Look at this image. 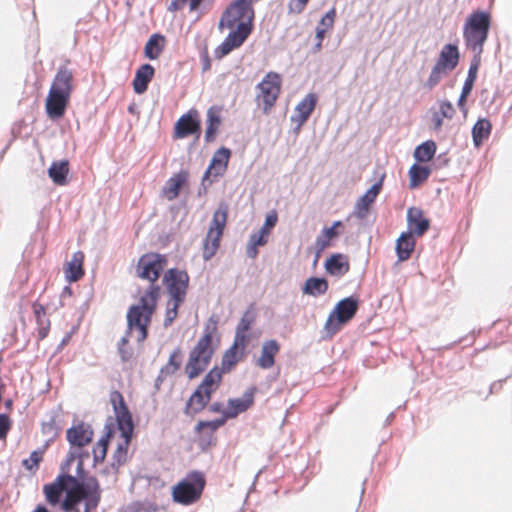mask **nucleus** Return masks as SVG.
<instances>
[{
  "label": "nucleus",
  "mask_w": 512,
  "mask_h": 512,
  "mask_svg": "<svg viewBox=\"0 0 512 512\" xmlns=\"http://www.w3.org/2000/svg\"><path fill=\"white\" fill-rule=\"evenodd\" d=\"M230 157L231 150L229 148L222 146L217 149L204 172V180H208L210 176H213L214 180L223 176L228 168Z\"/></svg>",
  "instance_id": "obj_18"
},
{
  "label": "nucleus",
  "mask_w": 512,
  "mask_h": 512,
  "mask_svg": "<svg viewBox=\"0 0 512 512\" xmlns=\"http://www.w3.org/2000/svg\"><path fill=\"white\" fill-rule=\"evenodd\" d=\"M155 75L154 67L149 63L142 64L135 72L132 82L133 90L136 94L141 95L148 89L149 83Z\"/></svg>",
  "instance_id": "obj_25"
},
{
  "label": "nucleus",
  "mask_w": 512,
  "mask_h": 512,
  "mask_svg": "<svg viewBox=\"0 0 512 512\" xmlns=\"http://www.w3.org/2000/svg\"><path fill=\"white\" fill-rule=\"evenodd\" d=\"M64 489L62 484L58 481L57 478L51 483L45 484L43 487V493L45 495L46 501L52 505L56 506L60 504L62 493Z\"/></svg>",
  "instance_id": "obj_41"
},
{
  "label": "nucleus",
  "mask_w": 512,
  "mask_h": 512,
  "mask_svg": "<svg viewBox=\"0 0 512 512\" xmlns=\"http://www.w3.org/2000/svg\"><path fill=\"white\" fill-rule=\"evenodd\" d=\"M257 318V311L254 303H251L244 311L236 328L248 332Z\"/></svg>",
  "instance_id": "obj_44"
},
{
  "label": "nucleus",
  "mask_w": 512,
  "mask_h": 512,
  "mask_svg": "<svg viewBox=\"0 0 512 512\" xmlns=\"http://www.w3.org/2000/svg\"><path fill=\"white\" fill-rule=\"evenodd\" d=\"M228 211V204L222 201L219 203L213 214L211 226L206 238L204 239L203 258L205 260H210L219 248L220 239L228 217Z\"/></svg>",
  "instance_id": "obj_7"
},
{
  "label": "nucleus",
  "mask_w": 512,
  "mask_h": 512,
  "mask_svg": "<svg viewBox=\"0 0 512 512\" xmlns=\"http://www.w3.org/2000/svg\"><path fill=\"white\" fill-rule=\"evenodd\" d=\"M167 264L168 258L165 254L156 252L145 253L138 260L136 274L139 278L150 282L148 287L160 286L156 282L164 272Z\"/></svg>",
  "instance_id": "obj_8"
},
{
  "label": "nucleus",
  "mask_w": 512,
  "mask_h": 512,
  "mask_svg": "<svg viewBox=\"0 0 512 512\" xmlns=\"http://www.w3.org/2000/svg\"><path fill=\"white\" fill-rule=\"evenodd\" d=\"M438 112L442 117L452 119L455 113V109L450 101L442 100L440 102V110Z\"/></svg>",
  "instance_id": "obj_59"
},
{
  "label": "nucleus",
  "mask_w": 512,
  "mask_h": 512,
  "mask_svg": "<svg viewBox=\"0 0 512 512\" xmlns=\"http://www.w3.org/2000/svg\"><path fill=\"white\" fill-rule=\"evenodd\" d=\"M385 174H382L378 181H376L357 201L354 206L353 215L360 220L367 217L371 205L375 202L377 196L380 194L383 187V180Z\"/></svg>",
  "instance_id": "obj_17"
},
{
  "label": "nucleus",
  "mask_w": 512,
  "mask_h": 512,
  "mask_svg": "<svg viewBox=\"0 0 512 512\" xmlns=\"http://www.w3.org/2000/svg\"><path fill=\"white\" fill-rule=\"evenodd\" d=\"M56 413H52L49 417V420L42 423V433L44 435L50 436V438L47 440L52 442L59 434L60 428L56 425Z\"/></svg>",
  "instance_id": "obj_51"
},
{
  "label": "nucleus",
  "mask_w": 512,
  "mask_h": 512,
  "mask_svg": "<svg viewBox=\"0 0 512 512\" xmlns=\"http://www.w3.org/2000/svg\"><path fill=\"white\" fill-rule=\"evenodd\" d=\"M249 243L254 246L260 247L264 246L268 242V237L264 234H261L260 231L253 232L249 237Z\"/></svg>",
  "instance_id": "obj_61"
},
{
  "label": "nucleus",
  "mask_w": 512,
  "mask_h": 512,
  "mask_svg": "<svg viewBox=\"0 0 512 512\" xmlns=\"http://www.w3.org/2000/svg\"><path fill=\"white\" fill-rule=\"evenodd\" d=\"M449 157L446 152L439 154L433 162V165L437 169H442L449 164Z\"/></svg>",
  "instance_id": "obj_63"
},
{
  "label": "nucleus",
  "mask_w": 512,
  "mask_h": 512,
  "mask_svg": "<svg viewBox=\"0 0 512 512\" xmlns=\"http://www.w3.org/2000/svg\"><path fill=\"white\" fill-rule=\"evenodd\" d=\"M318 101V96L315 93H308L295 107V112L305 113L310 117L313 113Z\"/></svg>",
  "instance_id": "obj_45"
},
{
  "label": "nucleus",
  "mask_w": 512,
  "mask_h": 512,
  "mask_svg": "<svg viewBox=\"0 0 512 512\" xmlns=\"http://www.w3.org/2000/svg\"><path fill=\"white\" fill-rule=\"evenodd\" d=\"M460 53L456 44L448 43L444 45L436 61L441 68L452 72L459 64Z\"/></svg>",
  "instance_id": "obj_26"
},
{
  "label": "nucleus",
  "mask_w": 512,
  "mask_h": 512,
  "mask_svg": "<svg viewBox=\"0 0 512 512\" xmlns=\"http://www.w3.org/2000/svg\"><path fill=\"white\" fill-rule=\"evenodd\" d=\"M430 220L424 216L423 210L418 207H410L407 210V233L412 236H423L430 228Z\"/></svg>",
  "instance_id": "obj_20"
},
{
  "label": "nucleus",
  "mask_w": 512,
  "mask_h": 512,
  "mask_svg": "<svg viewBox=\"0 0 512 512\" xmlns=\"http://www.w3.org/2000/svg\"><path fill=\"white\" fill-rule=\"evenodd\" d=\"M431 174V168L428 166L421 165L420 163H414L409 171V188L415 189L424 183Z\"/></svg>",
  "instance_id": "obj_37"
},
{
  "label": "nucleus",
  "mask_w": 512,
  "mask_h": 512,
  "mask_svg": "<svg viewBox=\"0 0 512 512\" xmlns=\"http://www.w3.org/2000/svg\"><path fill=\"white\" fill-rule=\"evenodd\" d=\"M190 277L185 270L170 268L164 272L162 282L170 300L185 301Z\"/></svg>",
  "instance_id": "obj_9"
},
{
  "label": "nucleus",
  "mask_w": 512,
  "mask_h": 512,
  "mask_svg": "<svg viewBox=\"0 0 512 512\" xmlns=\"http://www.w3.org/2000/svg\"><path fill=\"white\" fill-rule=\"evenodd\" d=\"M340 236L339 230H333V227H324L320 234L316 237L315 247H316V255L314 259V263L317 262L321 252H323L326 248L330 246L331 240H334Z\"/></svg>",
  "instance_id": "obj_38"
},
{
  "label": "nucleus",
  "mask_w": 512,
  "mask_h": 512,
  "mask_svg": "<svg viewBox=\"0 0 512 512\" xmlns=\"http://www.w3.org/2000/svg\"><path fill=\"white\" fill-rule=\"evenodd\" d=\"M212 339V333L207 329L195 347L190 351L189 359L185 366V372L189 379L198 377L210 364L214 354Z\"/></svg>",
  "instance_id": "obj_5"
},
{
  "label": "nucleus",
  "mask_w": 512,
  "mask_h": 512,
  "mask_svg": "<svg viewBox=\"0 0 512 512\" xmlns=\"http://www.w3.org/2000/svg\"><path fill=\"white\" fill-rule=\"evenodd\" d=\"M278 221V214L276 210H272L265 216V221L261 229L259 230L261 234L269 236L271 230L276 226Z\"/></svg>",
  "instance_id": "obj_55"
},
{
  "label": "nucleus",
  "mask_w": 512,
  "mask_h": 512,
  "mask_svg": "<svg viewBox=\"0 0 512 512\" xmlns=\"http://www.w3.org/2000/svg\"><path fill=\"white\" fill-rule=\"evenodd\" d=\"M121 512H158L150 503L133 502L127 505Z\"/></svg>",
  "instance_id": "obj_56"
},
{
  "label": "nucleus",
  "mask_w": 512,
  "mask_h": 512,
  "mask_svg": "<svg viewBox=\"0 0 512 512\" xmlns=\"http://www.w3.org/2000/svg\"><path fill=\"white\" fill-rule=\"evenodd\" d=\"M69 100V96L48 92L45 102L47 116L51 120H58L62 118L69 104Z\"/></svg>",
  "instance_id": "obj_22"
},
{
  "label": "nucleus",
  "mask_w": 512,
  "mask_h": 512,
  "mask_svg": "<svg viewBox=\"0 0 512 512\" xmlns=\"http://www.w3.org/2000/svg\"><path fill=\"white\" fill-rule=\"evenodd\" d=\"M449 73L450 72L448 70H444L438 64L435 63L427 81L424 83V88H426L428 90H432L434 87H436L439 84L441 79L443 77L447 76Z\"/></svg>",
  "instance_id": "obj_48"
},
{
  "label": "nucleus",
  "mask_w": 512,
  "mask_h": 512,
  "mask_svg": "<svg viewBox=\"0 0 512 512\" xmlns=\"http://www.w3.org/2000/svg\"><path fill=\"white\" fill-rule=\"evenodd\" d=\"M326 273L341 278L350 270L349 257L343 253H332L324 262Z\"/></svg>",
  "instance_id": "obj_23"
},
{
  "label": "nucleus",
  "mask_w": 512,
  "mask_h": 512,
  "mask_svg": "<svg viewBox=\"0 0 512 512\" xmlns=\"http://www.w3.org/2000/svg\"><path fill=\"white\" fill-rule=\"evenodd\" d=\"M110 402L116 416L118 430L134 431L135 425L133 422L132 414L125 402L123 395L117 390L112 391L110 394Z\"/></svg>",
  "instance_id": "obj_13"
},
{
  "label": "nucleus",
  "mask_w": 512,
  "mask_h": 512,
  "mask_svg": "<svg viewBox=\"0 0 512 512\" xmlns=\"http://www.w3.org/2000/svg\"><path fill=\"white\" fill-rule=\"evenodd\" d=\"M492 125L487 118H480L472 127V141L475 148H479L491 134Z\"/></svg>",
  "instance_id": "obj_35"
},
{
  "label": "nucleus",
  "mask_w": 512,
  "mask_h": 512,
  "mask_svg": "<svg viewBox=\"0 0 512 512\" xmlns=\"http://www.w3.org/2000/svg\"><path fill=\"white\" fill-rule=\"evenodd\" d=\"M76 457V454L72 452L70 449L69 452L67 453L65 461L60 466L61 473H69L72 463L76 461Z\"/></svg>",
  "instance_id": "obj_62"
},
{
  "label": "nucleus",
  "mask_w": 512,
  "mask_h": 512,
  "mask_svg": "<svg viewBox=\"0 0 512 512\" xmlns=\"http://www.w3.org/2000/svg\"><path fill=\"white\" fill-rule=\"evenodd\" d=\"M188 179L189 172L187 170H180L165 182L162 193L170 201L176 199L182 188L188 183Z\"/></svg>",
  "instance_id": "obj_24"
},
{
  "label": "nucleus",
  "mask_w": 512,
  "mask_h": 512,
  "mask_svg": "<svg viewBox=\"0 0 512 512\" xmlns=\"http://www.w3.org/2000/svg\"><path fill=\"white\" fill-rule=\"evenodd\" d=\"M160 292V286L148 287L140 297L139 302L129 307L126 319L130 330H135V328L141 326H150L160 298Z\"/></svg>",
  "instance_id": "obj_3"
},
{
  "label": "nucleus",
  "mask_w": 512,
  "mask_h": 512,
  "mask_svg": "<svg viewBox=\"0 0 512 512\" xmlns=\"http://www.w3.org/2000/svg\"><path fill=\"white\" fill-rule=\"evenodd\" d=\"M250 340L251 336L246 331L236 328L232 347H235L237 350H240V355H244V351Z\"/></svg>",
  "instance_id": "obj_53"
},
{
  "label": "nucleus",
  "mask_w": 512,
  "mask_h": 512,
  "mask_svg": "<svg viewBox=\"0 0 512 512\" xmlns=\"http://www.w3.org/2000/svg\"><path fill=\"white\" fill-rule=\"evenodd\" d=\"M72 83L73 72L66 66H60L54 76L49 92L70 97L73 89Z\"/></svg>",
  "instance_id": "obj_21"
},
{
  "label": "nucleus",
  "mask_w": 512,
  "mask_h": 512,
  "mask_svg": "<svg viewBox=\"0 0 512 512\" xmlns=\"http://www.w3.org/2000/svg\"><path fill=\"white\" fill-rule=\"evenodd\" d=\"M84 254L77 251L73 254L71 261L67 263L65 268V277L69 282H76L84 275L83 269Z\"/></svg>",
  "instance_id": "obj_34"
},
{
  "label": "nucleus",
  "mask_w": 512,
  "mask_h": 512,
  "mask_svg": "<svg viewBox=\"0 0 512 512\" xmlns=\"http://www.w3.org/2000/svg\"><path fill=\"white\" fill-rule=\"evenodd\" d=\"M184 303V301L178 300H170L167 302V308L165 313V318L163 321V326L168 328L172 325L176 317L178 316V310L180 306Z\"/></svg>",
  "instance_id": "obj_49"
},
{
  "label": "nucleus",
  "mask_w": 512,
  "mask_h": 512,
  "mask_svg": "<svg viewBox=\"0 0 512 512\" xmlns=\"http://www.w3.org/2000/svg\"><path fill=\"white\" fill-rule=\"evenodd\" d=\"M87 473L88 472L85 468H82V464L80 462L77 464L75 476L70 473H60L56 478L62 484L64 491L71 493L77 491Z\"/></svg>",
  "instance_id": "obj_30"
},
{
  "label": "nucleus",
  "mask_w": 512,
  "mask_h": 512,
  "mask_svg": "<svg viewBox=\"0 0 512 512\" xmlns=\"http://www.w3.org/2000/svg\"><path fill=\"white\" fill-rule=\"evenodd\" d=\"M481 55H482V53L473 52V57L471 59L470 65H469L466 80L472 81V82L476 81L477 73H478V70L480 67V63H481Z\"/></svg>",
  "instance_id": "obj_54"
},
{
  "label": "nucleus",
  "mask_w": 512,
  "mask_h": 512,
  "mask_svg": "<svg viewBox=\"0 0 512 512\" xmlns=\"http://www.w3.org/2000/svg\"><path fill=\"white\" fill-rule=\"evenodd\" d=\"M329 284L326 278L312 276L306 279L301 290L304 295L319 297L328 291Z\"/></svg>",
  "instance_id": "obj_31"
},
{
  "label": "nucleus",
  "mask_w": 512,
  "mask_h": 512,
  "mask_svg": "<svg viewBox=\"0 0 512 512\" xmlns=\"http://www.w3.org/2000/svg\"><path fill=\"white\" fill-rule=\"evenodd\" d=\"M200 133L201 126L198 112L193 109L183 114L174 126V138L176 139H183L194 134L199 137Z\"/></svg>",
  "instance_id": "obj_16"
},
{
  "label": "nucleus",
  "mask_w": 512,
  "mask_h": 512,
  "mask_svg": "<svg viewBox=\"0 0 512 512\" xmlns=\"http://www.w3.org/2000/svg\"><path fill=\"white\" fill-rule=\"evenodd\" d=\"M415 239L411 233L402 232L399 238L396 241V254L398 257V261L403 262L410 258L411 253L415 248Z\"/></svg>",
  "instance_id": "obj_33"
},
{
  "label": "nucleus",
  "mask_w": 512,
  "mask_h": 512,
  "mask_svg": "<svg viewBox=\"0 0 512 512\" xmlns=\"http://www.w3.org/2000/svg\"><path fill=\"white\" fill-rule=\"evenodd\" d=\"M82 499L78 495H72L70 492H66V496L60 502V508L64 512H80L79 505Z\"/></svg>",
  "instance_id": "obj_50"
},
{
  "label": "nucleus",
  "mask_w": 512,
  "mask_h": 512,
  "mask_svg": "<svg viewBox=\"0 0 512 512\" xmlns=\"http://www.w3.org/2000/svg\"><path fill=\"white\" fill-rule=\"evenodd\" d=\"M94 431L90 424L78 421L66 431V439L70 448H84L93 440Z\"/></svg>",
  "instance_id": "obj_15"
},
{
  "label": "nucleus",
  "mask_w": 512,
  "mask_h": 512,
  "mask_svg": "<svg viewBox=\"0 0 512 512\" xmlns=\"http://www.w3.org/2000/svg\"><path fill=\"white\" fill-rule=\"evenodd\" d=\"M69 161L64 159L53 161L48 168V176L54 184L63 186L68 183Z\"/></svg>",
  "instance_id": "obj_32"
},
{
  "label": "nucleus",
  "mask_w": 512,
  "mask_h": 512,
  "mask_svg": "<svg viewBox=\"0 0 512 512\" xmlns=\"http://www.w3.org/2000/svg\"><path fill=\"white\" fill-rule=\"evenodd\" d=\"M33 313L38 325V339L43 340L47 337L50 330V320L46 318V311L42 304L33 303Z\"/></svg>",
  "instance_id": "obj_39"
},
{
  "label": "nucleus",
  "mask_w": 512,
  "mask_h": 512,
  "mask_svg": "<svg viewBox=\"0 0 512 512\" xmlns=\"http://www.w3.org/2000/svg\"><path fill=\"white\" fill-rule=\"evenodd\" d=\"M12 424L13 422L8 414L0 413V440L6 439Z\"/></svg>",
  "instance_id": "obj_57"
},
{
  "label": "nucleus",
  "mask_w": 512,
  "mask_h": 512,
  "mask_svg": "<svg viewBox=\"0 0 512 512\" xmlns=\"http://www.w3.org/2000/svg\"><path fill=\"white\" fill-rule=\"evenodd\" d=\"M48 446L49 441H47L42 448L32 451L29 458L22 460V466L28 471H36L39 468L43 454Z\"/></svg>",
  "instance_id": "obj_43"
},
{
  "label": "nucleus",
  "mask_w": 512,
  "mask_h": 512,
  "mask_svg": "<svg viewBox=\"0 0 512 512\" xmlns=\"http://www.w3.org/2000/svg\"><path fill=\"white\" fill-rule=\"evenodd\" d=\"M133 434L134 431H120V436L124 441L117 445L112 455L111 467L115 471H118V468L127 460L128 447L133 438Z\"/></svg>",
  "instance_id": "obj_29"
},
{
  "label": "nucleus",
  "mask_w": 512,
  "mask_h": 512,
  "mask_svg": "<svg viewBox=\"0 0 512 512\" xmlns=\"http://www.w3.org/2000/svg\"><path fill=\"white\" fill-rule=\"evenodd\" d=\"M335 16H336V10H335V8H331L320 19L317 26H320L322 29L328 31L329 29H331L333 27Z\"/></svg>",
  "instance_id": "obj_58"
},
{
  "label": "nucleus",
  "mask_w": 512,
  "mask_h": 512,
  "mask_svg": "<svg viewBox=\"0 0 512 512\" xmlns=\"http://www.w3.org/2000/svg\"><path fill=\"white\" fill-rule=\"evenodd\" d=\"M222 107L220 106H211L207 110V127L205 131V142L211 143L216 139L219 127L222 123L221 117Z\"/></svg>",
  "instance_id": "obj_28"
},
{
  "label": "nucleus",
  "mask_w": 512,
  "mask_h": 512,
  "mask_svg": "<svg viewBox=\"0 0 512 512\" xmlns=\"http://www.w3.org/2000/svg\"><path fill=\"white\" fill-rule=\"evenodd\" d=\"M253 0H233L223 11L219 28H228L224 41L214 50V57L222 59L233 50L240 48L253 31L255 10Z\"/></svg>",
  "instance_id": "obj_1"
},
{
  "label": "nucleus",
  "mask_w": 512,
  "mask_h": 512,
  "mask_svg": "<svg viewBox=\"0 0 512 512\" xmlns=\"http://www.w3.org/2000/svg\"><path fill=\"white\" fill-rule=\"evenodd\" d=\"M255 392L256 387L252 386L244 392L241 398H230L223 415L214 419V425H224L227 420L236 418L239 414L247 411L254 404Z\"/></svg>",
  "instance_id": "obj_11"
},
{
  "label": "nucleus",
  "mask_w": 512,
  "mask_h": 512,
  "mask_svg": "<svg viewBox=\"0 0 512 512\" xmlns=\"http://www.w3.org/2000/svg\"><path fill=\"white\" fill-rule=\"evenodd\" d=\"M308 1L309 0H290L288 3L289 13H302Z\"/></svg>",
  "instance_id": "obj_60"
},
{
  "label": "nucleus",
  "mask_w": 512,
  "mask_h": 512,
  "mask_svg": "<svg viewBox=\"0 0 512 512\" xmlns=\"http://www.w3.org/2000/svg\"><path fill=\"white\" fill-rule=\"evenodd\" d=\"M436 143L433 140H427L416 146L413 156L418 163L431 161L436 153Z\"/></svg>",
  "instance_id": "obj_40"
},
{
  "label": "nucleus",
  "mask_w": 512,
  "mask_h": 512,
  "mask_svg": "<svg viewBox=\"0 0 512 512\" xmlns=\"http://www.w3.org/2000/svg\"><path fill=\"white\" fill-rule=\"evenodd\" d=\"M92 454H93V465L96 466L98 463H102L105 460L107 452H105V448H103V449L93 448Z\"/></svg>",
  "instance_id": "obj_64"
},
{
  "label": "nucleus",
  "mask_w": 512,
  "mask_h": 512,
  "mask_svg": "<svg viewBox=\"0 0 512 512\" xmlns=\"http://www.w3.org/2000/svg\"><path fill=\"white\" fill-rule=\"evenodd\" d=\"M117 352L122 363L129 362L134 356V349L129 345V340L121 338L117 343Z\"/></svg>",
  "instance_id": "obj_52"
},
{
  "label": "nucleus",
  "mask_w": 512,
  "mask_h": 512,
  "mask_svg": "<svg viewBox=\"0 0 512 512\" xmlns=\"http://www.w3.org/2000/svg\"><path fill=\"white\" fill-rule=\"evenodd\" d=\"M213 422L214 420H200L194 427V433L197 435V446L201 452H208L217 443L215 432L223 425H214Z\"/></svg>",
  "instance_id": "obj_14"
},
{
  "label": "nucleus",
  "mask_w": 512,
  "mask_h": 512,
  "mask_svg": "<svg viewBox=\"0 0 512 512\" xmlns=\"http://www.w3.org/2000/svg\"><path fill=\"white\" fill-rule=\"evenodd\" d=\"M359 304L360 301L356 295H351L338 301L326 320V333L329 336H333L352 320L359 309Z\"/></svg>",
  "instance_id": "obj_6"
},
{
  "label": "nucleus",
  "mask_w": 512,
  "mask_h": 512,
  "mask_svg": "<svg viewBox=\"0 0 512 512\" xmlns=\"http://www.w3.org/2000/svg\"><path fill=\"white\" fill-rule=\"evenodd\" d=\"M181 349L178 347L170 354L168 362L161 368V374L173 375L181 366Z\"/></svg>",
  "instance_id": "obj_47"
},
{
  "label": "nucleus",
  "mask_w": 512,
  "mask_h": 512,
  "mask_svg": "<svg viewBox=\"0 0 512 512\" xmlns=\"http://www.w3.org/2000/svg\"><path fill=\"white\" fill-rule=\"evenodd\" d=\"M77 491L84 502V509L92 511L97 508L101 501V488L95 476H90L87 473Z\"/></svg>",
  "instance_id": "obj_12"
},
{
  "label": "nucleus",
  "mask_w": 512,
  "mask_h": 512,
  "mask_svg": "<svg viewBox=\"0 0 512 512\" xmlns=\"http://www.w3.org/2000/svg\"><path fill=\"white\" fill-rule=\"evenodd\" d=\"M165 46V37L160 33L152 34L144 47V55L150 60H156Z\"/></svg>",
  "instance_id": "obj_36"
},
{
  "label": "nucleus",
  "mask_w": 512,
  "mask_h": 512,
  "mask_svg": "<svg viewBox=\"0 0 512 512\" xmlns=\"http://www.w3.org/2000/svg\"><path fill=\"white\" fill-rule=\"evenodd\" d=\"M223 373H226L222 368L219 369L217 366L213 367L201 381L200 388L214 389L218 387L222 380Z\"/></svg>",
  "instance_id": "obj_42"
},
{
  "label": "nucleus",
  "mask_w": 512,
  "mask_h": 512,
  "mask_svg": "<svg viewBox=\"0 0 512 512\" xmlns=\"http://www.w3.org/2000/svg\"><path fill=\"white\" fill-rule=\"evenodd\" d=\"M490 27L491 16L489 12L476 10L469 14L463 26V39L466 47L472 52L483 53Z\"/></svg>",
  "instance_id": "obj_2"
},
{
  "label": "nucleus",
  "mask_w": 512,
  "mask_h": 512,
  "mask_svg": "<svg viewBox=\"0 0 512 512\" xmlns=\"http://www.w3.org/2000/svg\"><path fill=\"white\" fill-rule=\"evenodd\" d=\"M280 351V344L275 339L266 340L262 344L257 365L262 369H270L275 364V357Z\"/></svg>",
  "instance_id": "obj_27"
},
{
  "label": "nucleus",
  "mask_w": 512,
  "mask_h": 512,
  "mask_svg": "<svg viewBox=\"0 0 512 512\" xmlns=\"http://www.w3.org/2000/svg\"><path fill=\"white\" fill-rule=\"evenodd\" d=\"M242 356L243 355H240V350L231 346L222 356L221 368L225 372H229L239 362Z\"/></svg>",
  "instance_id": "obj_46"
},
{
  "label": "nucleus",
  "mask_w": 512,
  "mask_h": 512,
  "mask_svg": "<svg viewBox=\"0 0 512 512\" xmlns=\"http://www.w3.org/2000/svg\"><path fill=\"white\" fill-rule=\"evenodd\" d=\"M214 389L200 388L197 386L195 391L191 394L184 407V414L189 417H194L196 414L203 411L209 404Z\"/></svg>",
  "instance_id": "obj_19"
},
{
  "label": "nucleus",
  "mask_w": 512,
  "mask_h": 512,
  "mask_svg": "<svg viewBox=\"0 0 512 512\" xmlns=\"http://www.w3.org/2000/svg\"><path fill=\"white\" fill-rule=\"evenodd\" d=\"M260 90L257 100L263 102V112L269 113L275 105L281 91V76L276 72H268L262 81L256 86Z\"/></svg>",
  "instance_id": "obj_10"
},
{
  "label": "nucleus",
  "mask_w": 512,
  "mask_h": 512,
  "mask_svg": "<svg viewBox=\"0 0 512 512\" xmlns=\"http://www.w3.org/2000/svg\"><path fill=\"white\" fill-rule=\"evenodd\" d=\"M205 485L206 478L202 471H190L172 487V500L181 505L194 504L201 498Z\"/></svg>",
  "instance_id": "obj_4"
}]
</instances>
